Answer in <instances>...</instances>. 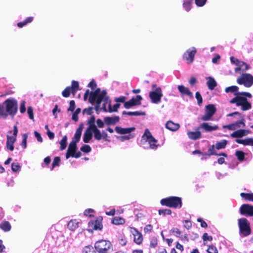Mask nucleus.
<instances>
[{
    "label": "nucleus",
    "instance_id": "f257e3e1",
    "mask_svg": "<svg viewBox=\"0 0 253 253\" xmlns=\"http://www.w3.org/2000/svg\"><path fill=\"white\" fill-rule=\"evenodd\" d=\"M0 105H3V112L6 114L5 118L8 115L13 117L17 112V101L14 98L7 99Z\"/></svg>",
    "mask_w": 253,
    "mask_h": 253
},
{
    "label": "nucleus",
    "instance_id": "f03ea898",
    "mask_svg": "<svg viewBox=\"0 0 253 253\" xmlns=\"http://www.w3.org/2000/svg\"><path fill=\"white\" fill-rule=\"evenodd\" d=\"M97 253H111L113 251V245L111 243L105 240L97 241L94 245Z\"/></svg>",
    "mask_w": 253,
    "mask_h": 253
},
{
    "label": "nucleus",
    "instance_id": "7ed1b4c3",
    "mask_svg": "<svg viewBox=\"0 0 253 253\" xmlns=\"http://www.w3.org/2000/svg\"><path fill=\"white\" fill-rule=\"evenodd\" d=\"M236 96L230 101L231 104L235 103L237 106H241L243 111H247L251 109L252 105L245 97L242 95H236Z\"/></svg>",
    "mask_w": 253,
    "mask_h": 253
},
{
    "label": "nucleus",
    "instance_id": "20e7f679",
    "mask_svg": "<svg viewBox=\"0 0 253 253\" xmlns=\"http://www.w3.org/2000/svg\"><path fill=\"white\" fill-rule=\"evenodd\" d=\"M108 99L109 96H107L106 90H102L100 94H97L93 97H91V94H90L88 101L91 104H93L95 103L96 104H101V102L103 101L104 102L103 109L104 111L106 112L107 109L105 104L107 103Z\"/></svg>",
    "mask_w": 253,
    "mask_h": 253
},
{
    "label": "nucleus",
    "instance_id": "39448f33",
    "mask_svg": "<svg viewBox=\"0 0 253 253\" xmlns=\"http://www.w3.org/2000/svg\"><path fill=\"white\" fill-rule=\"evenodd\" d=\"M161 204L169 207L177 208L181 207L182 202L181 198L179 197H170L161 200Z\"/></svg>",
    "mask_w": 253,
    "mask_h": 253
},
{
    "label": "nucleus",
    "instance_id": "423d86ee",
    "mask_svg": "<svg viewBox=\"0 0 253 253\" xmlns=\"http://www.w3.org/2000/svg\"><path fill=\"white\" fill-rule=\"evenodd\" d=\"M237 82L239 84L250 87L253 84V76L249 73H243L237 78Z\"/></svg>",
    "mask_w": 253,
    "mask_h": 253
},
{
    "label": "nucleus",
    "instance_id": "0eeeda50",
    "mask_svg": "<svg viewBox=\"0 0 253 253\" xmlns=\"http://www.w3.org/2000/svg\"><path fill=\"white\" fill-rule=\"evenodd\" d=\"M238 225L240 232L243 236H247L251 234L250 224L246 218H240L238 220Z\"/></svg>",
    "mask_w": 253,
    "mask_h": 253
},
{
    "label": "nucleus",
    "instance_id": "6e6552de",
    "mask_svg": "<svg viewBox=\"0 0 253 253\" xmlns=\"http://www.w3.org/2000/svg\"><path fill=\"white\" fill-rule=\"evenodd\" d=\"M134 127H127V128H122L120 126H116L115 130L116 132L120 134H128L127 135L122 136V140H128L130 138H132L133 136L130 134V133L135 130Z\"/></svg>",
    "mask_w": 253,
    "mask_h": 253
},
{
    "label": "nucleus",
    "instance_id": "1a4fd4ad",
    "mask_svg": "<svg viewBox=\"0 0 253 253\" xmlns=\"http://www.w3.org/2000/svg\"><path fill=\"white\" fill-rule=\"evenodd\" d=\"M216 108L213 104H209L205 107V114L201 117L203 121H209L216 112Z\"/></svg>",
    "mask_w": 253,
    "mask_h": 253
},
{
    "label": "nucleus",
    "instance_id": "9d476101",
    "mask_svg": "<svg viewBox=\"0 0 253 253\" xmlns=\"http://www.w3.org/2000/svg\"><path fill=\"white\" fill-rule=\"evenodd\" d=\"M196 52L197 50L194 47H192L191 49H188L184 53L183 59L187 62V64H190L193 62Z\"/></svg>",
    "mask_w": 253,
    "mask_h": 253
},
{
    "label": "nucleus",
    "instance_id": "9b49d317",
    "mask_svg": "<svg viewBox=\"0 0 253 253\" xmlns=\"http://www.w3.org/2000/svg\"><path fill=\"white\" fill-rule=\"evenodd\" d=\"M142 100V96L140 95H137L135 98L133 97L129 101L125 102L124 107L128 109L133 106L140 105L141 104V101Z\"/></svg>",
    "mask_w": 253,
    "mask_h": 253
},
{
    "label": "nucleus",
    "instance_id": "f8f14e48",
    "mask_svg": "<svg viewBox=\"0 0 253 253\" xmlns=\"http://www.w3.org/2000/svg\"><path fill=\"white\" fill-rule=\"evenodd\" d=\"M163 96L161 87H159L154 91H151L149 93V97L151 99L152 102L158 103L160 102L161 97Z\"/></svg>",
    "mask_w": 253,
    "mask_h": 253
},
{
    "label": "nucleus",
    "instance_id": "ddd939ff",
    "mask_svg": "<svg viewBox=\"0 0 253 253\" xmlns=\"http://www.w3.org/2000/svg\"><path fill=\"white\" fill-rule=\"evenodd\" d=\"M76 143H70L66 155V158L67 159H69L70 156L76 158H78L81 156V152H76Z\"/></svg>",
    "mask_w": 253,
    "mask_h": 253
},
{
    "label": "nucleus",
    "instance_id": "4468645a",
    "mask_svg": "<svg viewBox=\"0 0 253 253\" xmlns=\"http://www.w3.org/2000/svg\"><path fill=\"white\" fill-rule=\"evenodd\" d=\"M240 212L242 215L253 216V206L249 204H243L240 209Z\"/></svg>",
    "mask_w": 253,
    "mask_h": 253
},
{
    "label": "nucleus",
    "instance_id": "2eb2a0df",
    "mask_svg": "<svg viewBox=\"0 0 253 253\" xmlns=\"http://www.w3.org/2000/svg\"><path fill=\"white\" fill-rule=\"evenodd\" d=\"M203 129L206 132H211L218 129V126L216 125H210L209 123H203L200 125L198 129Z\"/></svg>",
    "mask_w": 253,
    "mask_h": 253
},
{
    "label": "nucleus",
    "instance_id": "dca6fc26",
    "mask_svg": "<svg viewBox=\"0 0 253 253\" xmlns=\"http://www.w3.org/2000/svg\"><path fill=\"white\" fill-rule=\"evenodd\" d=\"M143 140L148 142H157V140L152 136L150 130L146 128L145 129L144 133L142 136Z\"/></svg>",
    "mask_w": 253,
    "mask_h": 253
},
{
    "label": "nucleus",
    "instance_id": "f3484780",
    "mask_svg": "<svg viewBox=\"0 0 253 253\" xmlns=\"http://www.w3.org/2000/svg\"><path fill=\"white\" fill-rule=\"evenodd\" d=\"M250 132V130L246 129H238L233 132L231 136L235 138H240L246 136Z\"/></svg>",
    "mask_w": 253,
    "mask_h": 253
},
{
    "label": "nucleus",
    "instance_id": "a211bd4d",
    "mask_svg": "<svg viewBox=\"0 0 253 253\" xmlns=\"http://www.w3.org/2000/svg\"><path fill=\"white\" fill-rule=\"evenodd\" d=\"M177 88L181 95H187L190 97H193V93L188 87L184 86L183 85H179L178 86Z\"/></svg>",
    "mask_w": 253,
    "mask_h": 253
},
{
    "label": "nucleus",
    "instance_id": "6ab92c4d",
    "mask_svg": "<svg viewBox=\"0 0 253 253\" xmlns=\"http://www.w3.org/2000/svg\"><path fill=\"white\" fill-rule=\"evenodd\" d=\"M131 232L134 236V241L137 244H141L143 240L142 235L135 228H132Z\"/></svg>",
    "mask_w": 253,
    "mask_h": 253
},
{
    "label": "nucleus",
    "instance_id": "aec40b11",
    "mask_svg": "<svg viewBox=\"0 0 253 253\" xmlns=\"http://www.w3.org/2000/svg\"><path fill=\"white\" fill-rule=\"evenodd\" d=\"M93 128L87 127L84 133V142H89L92 137Z\"/></svg>",
    "mask_w": 253,
    "mask_h": 253
},
{
    "label": "nucleus",
    "instance_id": "412c9836",
    "mask_svg": "<svg viewBox=\"0 0 253 253\" xmlns=\"http://www.w3.org/2000/svg\"><path fill=\"white\" fill-rule=\"evenodd\" d=\"M13 132V135L10 136L8 135L7 136V143L15 142L16 141V137L17 134L18 129L16 126H14L13 127V131H10L9 133H11Z\"/></svg>",
    "mask_w": 253,
    "mask_h": 253
},
{
    "label": "nucleus",
    "instance_id": "4be33fe9",
    "mask_svg": "<svg viewBox=\"0 0 253 253\" xmlns=\"http://www.w3.org/2000/svg\"><path fill=\"white\" fill-rule=\"evenodd\" d=\"M119 121L120 117L119 116H115L113 117H107L104 119V123L107 125H115Z\"/></svg>",
    "mask_w": 253,
    "mask_h": 253
},
{
    "label": "nucleus",
    "instance_id": "5701e85b",
    "mask_svg": "<svg viewBox=\"0 0 253 253\" xmlns=\"http://www.w3.org/2000/svg\"><path fill=\"white\" fill-rule=\"evenodd\" d=\"M179 127L178 124L174 123L171 121H168L166 124V127L171 131H176L179 129Z\"/></svg>",
    "mask_w": 253,
    "mask_h": 253
},
{
    "label": "nucleus",
    "instance_id": "b1692460",
    "mask_svg": "<svg viewBox=\"0 0 253 253\" xmlns=\"http://www.w3.org/2000/svg\"><path fill=\"white\" fill-rule=\"evenodd\" d=\"M207 79L208 80L207 84L209 89L210 90H213L217 86L216 81L213 78L211 77H207Z\"/></svg>",
    "mask_w": 253,
    "mask_h": 253
},
{
    "label": "nucleus",
    "instance_id": "393cba45",
    "mask_svg": "<svg viewBox=\"0 0 253 253\" xmlns=\"http://www.w3.org/2000/svg\"><path fill=\"white\" fill-rule=\"evenodd\" d=\"M11 228V225L8 221H4L0 224V228L4 232L9 231Z\"/></svg>",
    "mask_w": 253,
    "mask_h": 253
},
{
    "label": "nucleus",
    "instance_id": "a878e982",
    "mask_svg": "<svg viewBox=\"0 0 253 253\" xmlns=\"http://www.w3.org/2000/svg\"><path fill=\"white\" fill-rule=\"evenodd\" d=\"M188 136L190 139L196 140L201 137V133L199 131H190L188 133Z\"/></svg>",
    "mask_w": 253,
    "mask_h": 253
},
{
    "label": "nucleus",
    "instance_id": "bb28decb",
    "mask_svg": "<svg viewBox=\"0 0 253 253\" xmlns=\"http://www.w3.org/2000/svg\"><path fill=\"white\" fill-rule=\"evenodd\" d=\"M79 226V222L76 220H71L68 224V228L72 231L76 230Z\"/></svg>",
    "mask_w": 253,
    "mask_h": 253
},
{
    "label": "nucleus",
    "instance_id": "cd10ccee",
    "mask_svg": "<svg viewBox=\"0 0 253 253\" xmlns=\"http://www.w3.org/2000/svg\"><path fill=\"white\" fill-rule=\"evenodd\" d=\"M34 19L33 17L30 16L27 18H26L24 21L19 22L17 23V26L19 28H22L23 26H25L28 23H30L33 21Z\"/></svg>",
    "mask_w": 253,
    "mask_h": 253
},
{
    "label": "nucleus",
    "instance_id": "c85d7f7f",
    "mask_svg": "<svg viewBox=\"0 0 253 253\" xmlns=\"http://www.w3.org/2000/svg\"><path fill=\"white\" fill-rule=\"evenodd\" d=\"M142 147L146 149L156 150L159 146V144L156 143H142Z\"/></svg>",
    "mask_w": 253,
    "mask_h": 253
},
{
    "label": "nucleus",
    "instance_id": "c756f323",
    "mask_svg": "<svg viewBox=\"0 0 253 253\" xmlns=\"http://www.w3.org/2000/svg\"><path fill=\"white\" fill-rule=\"evenodd\" d=\"M112 223L115 225H121L125 223V220L122 217L116 216L113 218Z\"/></svg>",
    "mask_w": 253,
    "mask_h": 253
},
{
    "label": "nucleus",
    "instance_id": "7c9ffc66",
    "mask_svg": "<svg viewBox=\"0 0 253 253\" xmlns=\"http://www.w3.org/2000/svg\"><path fill=\"white\" fill-rule=\"evenodd\" d=\"M123 115H127L128 116H143L145 115L144 112L135 111V112H126L123 111L122 113Z\"/></svg>",
    "mask_w": 253,
    "mask_h": 253
},
{
    "label": "nucleus",
    "instance_id": "2f4dec72",
    "mask_svg": "<svg viewBox=\"0 0 253 253\" xmlns=\"http://www.w3.org/2000/svg\"><path fill=\"white\" fill-rule=\"evenodd\" d=\"M70 87L72 90V93L75 94L77 91L80 89L79 82L78 81H73L72 82L71 86Z\"/></svg>",
    "mask_w": 253,
    "mask_h": 253
},
{
    "label": "nucleus",
    "instance_id": "473e14b6",
    "mask_svg": "<svg viewBox=\"0 0 253 253\" xmlns=\"http://www.w3.org/2000/svg\"><path fill=\"white\" fill-rule=\"evenodd\" d=\"M239 89V87L236 85H232L229 87H227L225 88V91L226 93H234L235 95V93H237Z\"/></svg>",
    "mask_w": 253,
    "mask_h": 253
},
{
    "label": "nucleus",
    "instance_id": "72a5a7b5",
    "mask_svg": "<svg viewBox=\"0 0 253 253\" xmlns=\"http://www.w3.org/2000/svg\"><path fill=\"white\" fill-rule=\"evenodd\" d=\"M92 127H93V132L94 133V137L95 139L97 140H100L102 138V134L100 131L97 128V127H95L92 126Z\"/></svg>",
    "mask_w": 253,
    "mask_h": 253
},
{
    "label": "nucleus",
    "instance_id": "f704fd0d",
    "mask_svg": "<svg viewBox=\"0 0 253 253\" xmlns=\"http://www.w3.org/2000/svg\"><path fill=\"white\" fill-rule=\"evenodd\" d=\"M240 196L245 200L253 202V193H241Z\"/></svg>",
    "mask_w": 253,
    "mask_h": 253
},
{
    "label": "nucleus",
    "instance_id": "c9c22d12",
    "mask_svg": "<svg viewBox=\"0 0 253 253\" xmlns=\"http://www.w3.org/2000/svg\"><path fill=\"white\" fill-rule=\"evenodd\" d=\"M193 0H185L183 3V7L185 9L188 11L191 8Z\"/></svg>",
    "mask_w": 253,
    "mask_h": 253
},
{
    "label": "nucleus",
    "instance_id": "e433bc0d",
    "mask_svg": "<svg viewBox=\"0 0 253 253\" xmlns=\"http://www.w3.org/2000/svg\"><path fill=\"white\" fill-rule=\"evenodd\" d=\"M236 65L242 68V71L243 72L246 71L250 68L249 65L246 62L240 60L239 61V64Z\"/></svg>",
    "mask_w": 253,
    "mask_h": 253
},
{
    "label": "nucleus",
    "instance_id": "4c0bfd02",
    "mask_svg": "<svg viewBox=\"0 0 253 253\" xmlns=\"http://www.w3.org/2000/svg\"><path fill=\"white\" fill-rule=\"evenodd\" d=\"M244 116H242L241 120L240 121H237L235 123H233L235 129L240 127H244L245 126V124L244 123Z\"/></svg>",
    "mask_w": 253,
    "mask_h": 253
},
{
    "label": "nucleus",
    "instance_id": "58836bf2",
    "mask_svg": "<svg viewBox=\"0 0 253 253\" xmlns=\"http://www.w3.org/2000/svg\"><path fill=\"white\" fill-rule=\"evenodd\" d=\"M217 155V154L216 153V152H214L212 151L211 148H209L208 153L202 154L201 159L202 160L206 159H207V158L209 156H210L211 155Z\"/></svg>",
    "mask_w": 253,
    "mask_h": 253
},
{
    "label": "nucleus",
    "instance_id": "ea45409f",
    "mask_svg": "<svg viewBox=\"0 0 253 253\" xmlns=\"http://www.w3.org/2000/svg\"><path fill=\"white\" fill-rule=\"evenodd\" d=\"M82 132L77 130L71 142H78L80 141Z\"/></svg>",
    "mask_w": 253,
    "mask_h": 253
},
{
    "label": "nucleus",
    "instance_id": "a19ab883",
    "mask_svg": "<svg viewBox=\"0 0 253 253\" xmlns=\"http://www.w3.org/2000/svg\"><path fill=\"white\" fill-rule=\"evenodd\" d=\"M226 143H216L215 145H212L211 148L212 149V151L215 152V149L219 150L225 148Z\"/></svg>",
    "mask_w": 253,
    "mask_h": 253
},
{
    "label": "nucleus",
    "instance_id": "79ce46f5",
    "mask_svg": "<svg viewBox=\"0 0 253 253\" xmlns=\"http://www.w3.org/2000/svg\"><path fill=\"white\" fill-rule=\"evenodd\" d=\"M71 92H72L71 87L67 86L62 91V94L64 97H68Z\"/></svg>",
    "mask_w": 253,
    "mask_h": 253
},
{
    "label": "nucleus",
    "instance_id": "37998d69",
    "mask_svg": "<svg viewBox=\"0 0 253 253\" xmlns=\"http://www.w3.org/2000/svg\"><path fill=\"white\" fill-rule=\"evenodd\" d=\"M95 121V118L94 116H93V115L91 116L90 117V118H89V119L87 121V124L89 125L88 127L91 128H93V127H92V126L96 127V126H95V125L94 124Z\"/></svg>",
    "mask_w": 253,
    "mask_h": 253
},
{
    "label": "nucleus",
    "instance_id": "c03bdc74",
    "mask_svg": "<svg viewBox=\"0 0 253 253\" xmlns=\"http://www.w3.org/2000/svg\"><path fill=\"white\" fill-rule=\"evenodd\" d=\"M120 104L119 103H116L114 104L113 106V109L111 107V104L110 103L108 107V111L109 112H117L118 111V108L120 107Z\"/></svg>",
    "mask_w": 253,
    "mask_h": 253
},
{
    "label": "nucleus",
    "instance_id": "a18cd8bd",
    "mask_svg": "<svg viewBox=\"0 0 253 253\" xmlns=\"http://www.w3.org/2000/svg\"><path fill=\"white\" fill-rule=\"evenodd\" d=\"M196 98L197 100L198 104L199 106H201L203 102V98L199 91H197L195 94Z\"/></svg>",
    "mask_w": 253,
    "mask_h": 253
},
{
    "label": "nucleus",
    "instance_id": "49530a36",
    "mask_svg": "<svg viewBox=\"0 0 253 253\" xmlns=\"http://www.w3.org/2000/svg\"><path fill=\"white\" fill-rule=\"evenodd\" d=\"M235 155L237 157L239 161H242L244 160L245 153H243V152L240 151H237L236 152Z\"/></svg>",
    "mask_w": 253,
    "mask_h": 253
},
{
    "label": "nucleus",
    "instance_id": "de8ad7c7",
    "mask_svg": "<svg viewBox=\"0 0 253 253\" xmlns=\"http://www.w3.org/2000/svg\"><path fill=\"white\" fill-rule=\"evenodd\" d=\"M11 169L14 172L19 171L20 169V166L17 163H13L11 164Z\"/></svg>",
    "mask_w": 253,
    "mask_h": 253
},
{
    "label": "nucleus",
    "instance_id": "09e8293b",
    "mask_svg": "<svg viewBox=\"0 0 253 253\" xmlns=\"http://www.w3.org/2000/svg\"><path fill=\"white\" fill-rule=\"evenodd\" d=\"M171 213V211L169 209H163L159 210V214L160 215H166V214H170Z\"/></svg>",
    "mask_w": 253,
    "mask_h": 253
},
{
    "label": "nucleus",
    "instance_id": "8fccbe9b",
    "mask_svg": "<svg viewBox=\"0 0 253 253\" xmlns=\"http://www.w3.org/2000/svg\"><path fill=\"white\" fill-rule=\"evenodd\" d=\"M93 229L95 230H101L102 228L101 223L98 221H95L93 223Z\"/></svg>",
    "mask_w": 253,
    "mask_h": 253
},
{
    "label": "nucleus",
    "instance_id": "3c124183",
    "mask_svg": "<svg viewBox=\"0 0 253 253\" xmlns=\"http://www.w3.org/2000/svg\"><path fill=\"white\" fill-rule=\"evenodd\" d=\"M207 251L209 253H218L217 249L213 246H209Z\"/></svg>",
    "mask_w": 253,
    "mask_h": 253
},
{
    "label": "nucleus",
    "instance_id": "603ef678",
    "mask_svg": "<svg viewBox=\"0 0 253 253\" xmlns=\"http://www.w3.org/2000/svg\"><path fill=\"white\" fill-rule=\"evenodd\" d=\"M75 102L74 100H71L69 103V107L68 109V111L73 112L75 109Z\"/></svg>",
    "mask_w": 253,
    "mask_h": 253
},
{
    "label": "nucleus",
    "instance_id": "864d4df0",
    "mask_svg": "<svg viewBox=\"0 0 253 253\" xmlns=\"http://www.w3.org/2000/svg\"><path fill=\"white\" fill-rule=\"evenodd\" d=\"M27 113L28 114L30 119L31 120H34L33 110V108L31 106L28 107Z\"/></svg>",
    "mask_w": 253,
    "mask_h": 253
},
{
    "label": "nucleus",
    "instance_id": "5fc2aeb1",
    "mask_svg": "<svg viewBox=\"0 0 253 253\" xmlns=\"http://www.w3.org/2000/svg\"><path fill=\"white\" fill-rule=\"evenodd\" d=\"M126 97L125 96H121L119 97H117V98H115L114 100L115 101L117 102H122V103H124V104H125V102H126V101H125L126 99Z\"/></svg>",
    "mask_w": 253,
    "mask_h": 253
},
{
    "label": "nucleus",
    "instance_id": "6e6d98bb",
    "mask_svg": "<svg viewBox=\"0 0 253 253\" xmlns=\"http://www.w3.org/2000/svg\"><path fill=\"white\" fill-rule=\"evenodd\" d=\"M171 232L176 236L179 237L181 235V231L176 228H172Z\"/></svg>",
    "mask_w": 253,
    "mask_h": 253
},
{
    "label": "nucleus",
    "instance_id": "4d7b16f0",
    "mask_svg": "<svg viewBox=\"0 0 253 253\" xmlns=\"http://www.w3.org/2000/svg\"><path fill=\"white\" fill-rule=\"evenodd\" d=\"M236 142H253V138H247L244 139H237Z\"/></svg>",
    "mask_w": 253,
    "mask_h": 253
},
{
    "label": "nucleus",
    "instance_id": "13d9d810",
    "mask_svg": "<svg viewBox=\"0 0 253 253\" xmlns=\"http://www.w3.org/2000/svg\"><path fill=\"white\" fill-rule=\"evenodd\" d=\"M235 95H242L243 96L245 97L246 98H251L252 97V94L247 92H240L237 93H235Z\"/></svg>",
    "mask_w": 253,
    "mask_h": 253
},
{
    "label": "nucleus",
    "instance_id": "bf43d9fd",
    "mask_svg": "<svg viewBox=\"0 0 253 253\" xmlns=\"http://www.w3.org/2000/svg\"><path fill=\"white\" fill-rule=\"evenodd\" d=\"M203 240L204 241H211L212 240V237L211 236H210L207 233H205L202 237Z\"/></svg>",
    "mask_w": 253,
    "mask_h": 253
},
{
    "label": "nucleus",
    "instance_id": "052dcab7",
    "mask_svg": "<svg viewBox=\"0 0 253 253\" xmlns=\"http://www.w3.org/2000/svg\"><path fill=\"white\" fill-rule=\"evenodd\" d=\"M207 0H195V3L198 6H204Z\"/></svg>",
    "mask_w": 253,
    "mask_h": 253
},
{
    "label": "nucleus",
    "instance_id": "680f3d73",
    "mask_svg": "<svg viewBox=\"0 0 253 253\" xmlns=\"http://www.w3.org/2000/svg\"><path fill=\"white\" fill-rule=\"evenodd\" d=\"M94 211L92 209H88L84 211V215L85 216H92L91 213H93Z\"/></svg>",
    "mask_w": 253,
    "mask_h": 253
},
{
    "label": "nucleus",
    "instance_id": "e2e57ef3",
    "mask_svg": "<svg viewBox=\"0 0 253 253\" xmlns=\"http://www.w3.org/2000/svg\"><path fill=\"white\" fill-rule=\"evenodd\" d=\"M81 150L84 152L87 153L91 151V148L89 145H84L81 147Z\"/></svg>",
    "mask_w": 253,
    "mask_h": 253
},
{
    "label": "nucleus",
    "instance_id": "0e129e2a",
    "mask_svg": "<svg viewBox=\"0 0 253 253\" xmlns=\"http://www.w3.org/2000/svg\"><path fill=\"white\" fill-rule=\"evenodd\" d=\"M60 160V158L58 157H55L54 158L52 164V168L59 165Z\"/></svg>",
    "mask_w": 253,
    "mask_h": 253
},
{
    "label": "nucleus",
    "instance_id": "69168bd1",
    "mask_svg": "<svg viewBox=\"0 0 253 253\" xmlns=\"http://www.w3.org/2000/svg\"><path fill=\"white\" fill-rule=\"evenodd\" d=\"M96 83L94 80H92L88 84L87 86L90 87L92 89H94L96 86Z\"/></svg>",
    "mask_w": 253,
    "mask_h": 253
},
{
    "label": "nucleus",
    "instance_id": "338daca9",
    "mask_svg": "<svg viewBox=\"0 0 253 253\" xmlns=\"http://www.w3.org/2000/svg\"><path fill=\"white\" fill-rule=\"evenodd\" d=\"M34 133L38 141L42 142V139L40 133L37 131H35Z\"/></svg>",
    "mask_w": 253,
    "mask_h": 253
},
{
    "label": "nucleus",
    "instance_id": "774afa93",
    "mask_svg": "<svg viewBox=\"0 0 253 253\" xmlns=\"http://www.w3.org/2000/svg\"><path fill=\"white\" fill-rule=\"evenodd\" d=\"M92 110L93 107H89L87 108H85L84 110H83V113L86 112V114L88 115H91L92 113Z\"/></svg>",
    "mask_w": 253,
    "mask_h": 253
}]
</instances>
